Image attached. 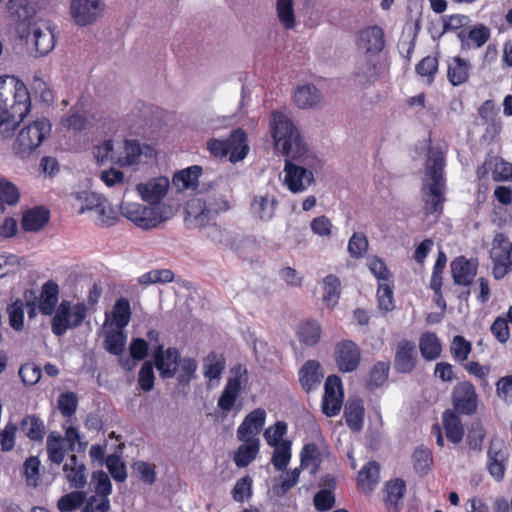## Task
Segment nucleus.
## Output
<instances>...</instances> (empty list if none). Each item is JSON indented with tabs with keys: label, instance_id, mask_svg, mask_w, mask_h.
<instances>
[{
	"label": "nucleus",
	"instance_id": "f257e3e1",
	"mask_svg": "<svg viewBox=\"0 0 512 512\" xmlns=\"http://www.w3.org/2000/svg\"><path fill=\"white\" fill-rule=\"evenodd\" d=\"M445 166V155L442 149L438 146L429 147L425 162L421 196L424 202V213L432 215L435 220L440 218L446 201Z\"/></svg>",
	"mask_w": 512,
	"mask_h": 512
},
{
	"label": "nucleus",
	"instance_id": "f03ea898",
	"mask_svg": "<svg viewBox=\"0 0 512 512\" xmlns=\"http://www.w3.org/2000/svg\"><path fill=\"white\" fill-rule=\"evenodd\" d=\"M30 107V94L24 82L15 77L9 82L0 79V136L3 139L12 137Z\"/></svg>",
	"mask_w": 512,
	"mask_h": 512
},
{
	"label": "nucleus",
	"instance_id": "7ed1b4c3",
	"mask_svg": "<svg viewBox=\"0 0 512 512\" xmlns=\"http://www.w3.org/2000/svg\"><path fill=\"white\" fill-rule=\"evenodd\" d=\"M270 130L275 148L285 157L301 159L307 153V146L303 142L299 130L283 112H272Z\"/></svg>",
	"mask_w": 512,
	"mask_h": 512
},
{
	"label": "nucleus",
	"instance_id": "20e7f679",
	"mask_svg": "<svg viewBox=\"0 0 512 512\" xmlns=\"http://www.w3.org/2000/svg\"><path fill=\"white\" fill-rule=\"evenodd\" d=\"M51 134V124L45 117L24 125L13 143V152L21 159L30 157Z\"/></svg>",
	"mask_w": 512,
	"mask_h": 512
},
{
	"label": "nucleus",
	"instance_id": "39448f33",
	"mask_svg": "<svg viewBox=\"0 0 512 512\" xmlns=\"http://www.w3.org/2000/svg\"><path fill=\"white\" fill-rule=\"evenodd\" d=\"M207 149L217 158H224L229 155L230 162H239L249 152L247 134L243 129L237 128L226 139H210L207 142Z\"/></svg>",
	"mask_w": 512,
	"mask_h": 512
},
{
	"label": "nucleus",
	"instance_id": "423d86ee",
	"mask_svg": "<svg viewBox=\"0 0 512 512\" xmlns=\"http://www.w3.org/2000/svg\"><path fill=\"white\" fill-rule=\"evenodd\" d=\"M312 160L308 149L307 153L301 159L286 157L284 165V185L290 192L294 194L304 192L313 183L314 175L312 171L306 167L310 166Z\"/></svg>",
	"mask_w": 512,
	"mask_h": 512
},
{
	"label": "nucleus",
	"instance_id": "0eeeda50",
	"mask_svg": "<svg viewBox=\"0 0 512 512\" xmlns=\"http://www.w3.org/2000/svg\"><path fill=\"white\" fill-rule=\"evenodd\" d=\"M120 212L121 215L143 230L152 229L169 218L164 214V207L162 206H146L134 202H122Z\"/></svg>",
	"mask_w": 512,
	"mask_h": 512
},
{
	"label": "nucleus",
	"instance_id": "6e6552de",
	"mask_svg": "<svg viewBox=\"0 0 512 512\" xmlns=\"http://www.w3.org/2000/svg\"><path fill=\"white\" fill-rule=\"evenodd\" d=\"M87 316V307L84 303L71 304L62 300L56 309L51 321V330L56 336H63L68 329L79 327Z\"/></svg>",
	"mask_w": 512,
	"mask_h": 512
},
{
	"label": "nucleus",
	"instance_id": "1a4fd4ad",
	"mask_svg": "<svg viewBox=\"0 0 512 512\" xmlns=\"http://www.w3.org/2000/svg\"><path fill=\"white\" fill-rule=\"evenodd\" d=\"M7 10L14 25L16 36L28 42L30 37V26L34 25L36 8L33 2L28 0H8Z\"/></svg>",
	"mask_w": 512,
	"mask_h": 512
},
{
	"label": "nucleus",
	"instance_id": "9d476101",
	"mask_svg": "<svg viewBox=\"0 0 512 512\" xmlns=\"http://www.w3.org/2000/svg\"><path fill=\"white\" fill-rule=\"evenodd\" d=\"M490 257L493 262L492 274L496 280L503 279L512 267V242L503 233H497L492 242Z\"/></svg>",
	"mask_w": 512,
	"mask_h": 512
},
{
	"label": "nucleus",
	"instance_id": "9b49d317",
	"mask_svg": "<svg viewBox=\"0 0 512 512\" xmlns=\"http://www.w3.org/2000/svg\"><path fill=\"white\" fill-rule=\"evenodd\" d=\"M104 8L102 0H71L70 14L76 25L85 27L96 22Z\"/></svg>",
	"mask_w": 512,
	"mask_h": 512
},
{
	"label": "nucleus",
	"instance_id": "f8f14e48",
	"mask_svg": "<svg viewBox=\"0 0 512 512\" xmlns=\"http://www.w3.org/2000/svg\"><path fill=\"white\" fill-rule=\"evenodd\" d=\"M508 459L509 453L504 442L499 438H493L487 450L486 468L496 482L504 479Z\"/></svg>",
	"mask_w": 512,
	"mask_h": 512
},
{
	"label": "nucleus",
	"instance_id": "ddd939ff",
	"mask_svg": "<svg viewBox=\"0 0 512 512\" xmlns=\"http://www.w3.org/2000/svg\"><path fill=\"white\" fill-rule=\"evenodd\" d=\"M29 30L30 37L27 43H32L36 56H45L53 50L55 36L49 21L37 20L34 25L30 26Z\"/></svg>",
	"mask_w": 512,
	"mask_h": 512
},
{
	"label": "nucleus",
	"instance_id": "4468645a",
	"mask_svg": "<svg viewBox=\"0 0 512 512\" xmlns=\"http://www.w3.org/2000/svg\"><path fill=\"white\" fill-rule=\"evenodd\" d=\"M343 404V387L341 379L336 375L327 377L324 385V395L322 399V412L328 416H336Z\"/></svg>",
	"mask_w": 512,
	"mask_h": 512
},
{
	"label": "nucleus",
	"instance_id": "2eb2a0df",
	"mask_svg": "<svg viewBox=\"0 0 512 512\" xmlns=\"http://www.w3.org/2000/svg\"><path fill=\"white\" fill-rule=\"evenodd\" d=\"M478 396L475 387L468 381L458 383L452 392L454 409L463 415H472L477 410Z\"/></svg>",
	"mask_w": 512,
	"mask_h": 512
},
{
	"label": "nucleus",
	"instance_id": "dca6fc26",
	"mask_svg": "<svg viewBox=\"0 0 512 512\" xmlns=\"http://www.w3.org/2000/svg\"><path fill=\"white\" fill-rule=\"evenodd\" d=\"M360 357L359 347L351 340H342L335 346V361L341 372L348 373L356 370Z\"/></svg>",
	"mask_w": 512,
	"mask_h": 512
},
{
	"label": "nucleus",
	"instance_id": "f3484780",
	"mask_svg": "<svg viewBox=\"0 0 512 512\" xmlns=\"http://www.w3.org/2000/svg\"><path fill=\"white\" fill-rule=\"evenodd\" d=\"M358 45L367 56L374 57L379 54L385 47V34L383 29L377 25L363 29L359 34Z\"/></svg>",
	"mask_w": 512,
	"mask_h": 512
},
{
	"label": "nucleus",
	"instance_id": "a211bd4d",
	"mask_svg": "<svg viewBox=\"0 0 512 512\" xmlns=\"http://www.w3.org/2000/svg\"><path fill=\"white\" fill-rule=\"evenodd\" d=\"M233 372L235 376L228 379L218 399V407L223 412H229L233 408L241 390V376L247 373L246 369L241 365L235 367Z\"/></svg>",
	"mask_w": 512,
	"mask_h": 512
},
{
	"label": "nucleus",
	"instance_id": "6ab92c4d",
	"mask_svg": "<svg viewBox=\"0 0 512 512\" xmlns=\"http://www.w3.org/2000/svg\"><path fill=\"white\" fill-rule=\"evenodd\" d=\"M179 358L180 354L176 348L170 347L164 351L162 344H159L154 352L155 366L163 378H172L176 374Z\"/></svg>",
	"mask_w": 512,
	"mask_h": 512
},
{
	"label": "nucleus",
	"instance_id": "aec40b11",
	"mask_svg": "<svg viewBox=\"0 0 512 512\" xmlns=\"http://www.w3.org/2000/svg\"><path fill=\"white\" fill-rule=\"evenodd\" d=\"M451 273L455 284L470 286L477 274L478 261L467 259L464 256L456 257L450 264Z\"/></svg>",
	"mask_w": 512,
	"mask_h": 512
},
{
	"label": "nucleus",
	"instance_id": "412c9836",
	"mask_svg": "<svg viewBox=\"0 0 512 512\" xmlns=\"http://www.w3.org/2000/svg\"><path fill=\"white\" fill-rule=\"evenodd\" d=\"M417 351L415 344L401 340L396 347L394 367L400 373H410L416 366Z\"/></svg>",
	"mask_w": 512,
	"mask_h": 512
},
{
	"label": "nucleus",
	"instance_id": "4be33fe9",
	"mask_svg": "<svg viewBox=\"0 0 512 512\" xmlns=\"http://www.w3.org/2000/svg\"><path fill=\"white\" fill-rule=\"evenodd\" d=\"M169 188V180L166 177H159L147 183L137 185V190L141 198L151 204V206H159V202L166 195Z\"/></svg>",
	"mask_w": 512,
	"mask_h": 512
},
{
	"label": "nucleus",
	"instance_id": "5701e85b",
	"mask_svg": "<svg viewBox=\"0 0 512 512\" xmlns=\"http://www.w3.org/2000/svg\"><path fill=\"white\" fill-rule=\"evenodd\" d=\"M278 206V200L274 195L264 194L255 195L251 202V213L253 217L268 222L272 220Z\"/></svg>",
	"mask_w": 512,
	"mask_h": 512
},
{
	"label": "nucleus",
	"instance_id": "b1692460",
	"mask_svg": "<svg viewBox=\"0 0 512 512\" xmlns=\"http://www.w3.org/2000/svg\"><path fill=\"white\" fill-rule=\"evenodd\" d=\"M63 472L70 487L82 489L87 483L86 466L76 455H71L63 465Z\"/></svg>",
	"mask_w": 512,
	"mask_h": 512
},
{
	"label": "nucleus",
	"instance_id": "393cba45",
	"mask_svg": "<svg viewBox=\"0 0 512 512\" xmlns=\"http://www.w3.org/2000/svg\"><path fill=\"white\" fill-rule=\"evenodd\" d=\"M266 420V412L262 408L251 411L239 425L237 437L239 440H245L246 437L258 434L263 428Z\"/></svg>",
	"mask_w": 512,
	"mask_h": 512
},
{
	"label": "nucleus",
	"instance_id": "a878e982",
	"mask_svg": "<svg viewBox=\"0 0 512 512\" xmlns=\"http://www.w3.org/2000/svg\"><path fill=\"white\" fill-rule=\"evenodd\" d=\"M294 102L300 109L317 108L322 104V93L315 85L305 84L295 90Z\"/></svg>",
	"mask_w": 512,
	"mask_h": 512
},
{
	"label": "nucleus",
	"instance_id": "bb28decb",
	"mask_svg": "<svg viewBox=\"0 0 512 512\" xmlns=\"http://www.w3.org/2000/svg\"><path fill=\"white\" fill-rule=\"evenodd\" d=\"M322 378L321 365L316 360H308L299 370V382L306 392L316 389Z\"/></svg>",
	"mask_w": 512,
	"mask_h": 512
},
{
	"label": "nucleus",
	"instance_id": "cd10ccee",
	"mask_svg": "<svg viewBox=\"0 0 512 512\" xmlns=\"http://www.w3.org/2000/svg\"><path fill=\"white\" fill-rule=\"evenodd\" d=\"M364 404L360 398H350L345 404L344 418L347 426L353 432H359L363 427Z\"/></svg>",
	"mask_w": 512,
	"mask_h": 512
},
{
	"label": "nucleus",
	"instance_id": "c85d7f7f",
	"mask_svg": "<svg viewBox=\"0 0 512 512\" xmlns=\"http://www.w3.org/2000/svg\"><path fill=\"white\" fill-rule=\"evenodd\" d=\"M380 478V465L376 461H369L366 463L358 473L357 483L359 489L363 493H371Z\"/></svg>",
	"mask_w": 512,
	"mask_h": 512
},
{
	"label": "nucleus",
	"instance_id": "c756f323",
	"mask_svg": "<svg viewBox=\"0 0 512 512\" xmlns=\"http://www.w3.org/2000/svg\"><path fill=\"white\" fill-rule=\"evenodd\" d=\"M462 43V48H470L473 44L476 48L482 47L490 38V30L483 24H478L470 30L463 29L457 34Z\"/></svg>",
	"mask_w": 512,
	"mask_h": 512
},
{
	"label": "nucleus",
	"instance_id": "7c9ffc66",
	"mask_svg": "<svg viewBox=\"0 0 512 512\" xmlns=\"http://www.w3.org/2000/svg\"><path fill=\"white\" fill-rule=\"evenodd\" d=\"M59 300V286L52 280L43 286L39 300V310L43 315H51Z\"/></svg>",
	"mask_w": 512,
	"mask_h": 512
},
{
	"label": "nucleus",
	"instance_id": "2f4dec72",
	"mask_svg": "<svg viewBox=\"0 0 512 512\" xmlns=\"http://www.w3.org/2000/svg\"><path fill=\"white\" fill-rule=\"evenodd\" d=\"M49 211L43 207L30 209L23 214L21 225L25 231L36 232L49 221Z\"/></svg>",
	"mask_w": 512,
	"mask_h": 512
},
{
	"label": "nucleus",
	"instance_id": "473e14b6",
	"mask_svg": "<svg viewBox=\"0 0 512 512\" xmlns=\"http://www.w3.org/2000/svg\"><path fill=\"white\" fill-rule=\"evenodd\" d=\"M470 63L461 57H453L448 61L447 77L453 86L465 83L469 78Z\"/></svg>",
	"mask_w": 512,
	"mask_h": 512
},
{
	"label": "nucleus",
	"instance_id": "72a5a7b5",
	"mask_svg": "<svg viewBox=\"0 0 512 512\" xmlns=\"http://www.w3.org/2000/svg\"><path fill=\"white\" fill-rule=\"evenodd\" d=\"M234 456V462L237 467L244 468L248 466L259 453V440L254 437H246Z\"/></svg>",
	"mask_w": 512,
	"mask_h": 512
},
{
	"label": "nucleus",
	"instance_id": "f704fd0d",
	"mask_svg": "<svg viewBox=\"0 0 512 512\" xmlns=\"http://www.w3.org/2000/svg\"><path fill=\"white\" fill-rule=\"evenodd\" d=\"M380 66L375 59L366 57L359 63L356 69V80L361 85H367L375 82L380 75Z\"/></svg>",
	"mask_w": 512,
	"mask_h": 512
},
{
	"label": "nucleus",
	"instance_id": "c9c22d12",
	"mask_svg": "<svg viewBox=\"0 0 512 512\" xmlns=\"http://www.w3.org/2000/svg\"><path fill=\"white\" fill-rule=\"evenodd\" d=\"M202 173L200 166L194 165L177 172L172 179L173 185L179 191L195 188Z\"/></svg>",
	"mask_w": 512,
	"mask_h": 512
},
{
	"label": "nucleus",
	"instance_id": "e433bc0d",
	"mask_svg": "<svg viewBox=\"0 0 512 512\" xmlns=\"http://www.w3.org/2000/svg\"><path fill=\"white\" fill-rule=\"evenodd\" d=\"M64 429V442L68 444V450L70 452L83 453L87 448V441L80 430L72 425L71 420H67L63 424Z\"/></svg>",
	"mask_w": 512,
	"mask_h": 512
},
{
	"label": "nucleus",
	"instance_id": "4c0bfd02",
	"mask_svg": "<svg viewBox=\"0 0 512 512\" xmlns=\"http://www.w3.org/2000/svg\"><path fill=\"white\" fill-rule=\"evenodd\" d=\"M446 437L449 441L457 444L462 441L464 430L459 417L454 411L446 410L442 416Z\"/></svg>",
	"mask_w": 512,
	"mask_h": 512
},
{
	"label": "nucleus",
	"instance_id": "58836bf2",
	"mask_svg": "<svg viewBox=\"0 0 512 512\" xmlns=\"http://www.w3.org/2000/svg\"><path fill=\"white\" fill-rule=\"evenodd\" d=\"M226 359L223 354L210 352L203 363V374L209 380H217L225 370Z\"/></svg>",
	"mask_w": 512,
	"mask_h": 512
},
{
	"label": "nucleus",
	"instance_id": "ea45409f",
	"mask_svg": "<svg viewBox=\"0 0 512 512\" xmlns=\"http://www.w3.org/2000/svg\"><path fill=\"white\" fill-rule=\"evenodd\" d=\"M142 154L140 143L136 140H126L123 144L122 151L117 153L115 163L128 167L136 164Z\"/></svg>",
	"mask_w": 512,
	"mask_h": 512
},
{
	"label": "nucleus",
	"instance_id": "a19ab883",
	"mask_svg": "<svg viewBox=\"0 0 512 512\" xmlns=\"http://www.w3.org/2000/svg\"><path fill=\"white\" fill-rule=\"evenodd\" d=\"M48 459L54 464H61L65 458V442L59 432L52 431L46 441Z\"/></svg>",
	"mask_w": 512,
	"mask_h": 512
},
{
	"label": "nucleus",
	"instance_id": "79ce46f5",
	"mask_svg": "<svg viewBox=\"0 0 512 512\" xmlns=\"http://www.w3.org/2000/svg\"><path fill=\"white\" fill-rule=\"evenodd\" d=\"M419 349L424 359L431 361L441 354V344L437 335L433 332H425L419 339Z\"/></svg>",
	"mask_w": 512,
	"mask_h": 512
},
{
	"label": "nucleus",
	"instance_id": "37998d69",
	"mask_svg": "<svg viewBox=\"0 0 512 512\" xmlns=\"http://www.w3.org/2000/svg\"><path fill=\"white\" fill-rule=\"evenodd\" d=\"M21 431L32 441H42L45 435L44 422L35 415L25 416L20 423Z\"/></svg>",
	"mask_w": 512,
	"mask_h": 512
},
{
	"label": "nucleus",
	"instance_id": "c03bdc74",
	"mask_svg": "<svg viewBox=\"0 0 512 512\" xmlns=\"http://www.w3.org/2000/svg\"><path fill=\"white\" fill-rule=\"evenodd\" d=\"M131 314L129 300L124 297L117 299L111 312L113 325L119 330L125 328L130 322Z\"/></svg>",
	"mask_w": 512,
	"mask_h": 512
},
{
	"label": "nucleus",
	"instance_id": "a18cd8bd",
	"mask_svg": "<svg viewBox=\"0 0 512 512\" xmlns=\"http://www.w3.org/2000/svg\"><path fill=\"white\" fill-rule=\"evenodd\" d=\"M385 502L388 508L399 509V503L404 496L406 484L402 479L391 480L386 484Z\"/></svg>",
	"mask_w": 512,
	"mask_h": 512
},
{
	"label": "nucleus",
	"instance_id": "49530a36",
	"mask_svg": "<svg viewBox=\"0 0 512 512\" xmlns=\"http://www.w3.org/2000/svg\"><path fill=\"white\" fill-rule=\"evenodd\" d=\"M298 336L305 345L314 346L320 340L321 326L315 320H308L299 326Z\"/></svg>",
	"mask_w": 512,
	"mask_h": 512
},
{
	"label": "nucleus",
	"instance_id": "de8ad7c7",
	"mask_svg": "<svg viewBox=\"0 0 512 512\" xmlns=\"http://www.w3.org/2000/svg\"><path fill=\"white\" fill-rule=\"evenodd\" d=\"M198 363L194 358L184 357L179 358L178 361V375L177 381L179 384L188 385L193 379L196 378V371Z\"/></svg>",
	"mask_w": 512,
	"mask_h": 512
},
{
	"label": "nucleus",
	"instance_id": "09e8293b",
	"mask_svg": "<svg viewBox=\"0 0 512 512\" xmlns=\"http://www.w3.org/2000/svg\"><path fill=\"white\" fill-rule=\"evenodd\" d=\"M273 447L275 449L271 462L276 470L282 471L287 467L291 459V442L282 441L280 445Z\"/></svg>",
	"mask_w": 512,
	"mask_h": 512
},
{
	"label": "nucleus",
	"instance_id": "8fccbe9b",
	"mask_svg": "<svg viewBox=\"0 0 512 512\" xmlns=\"http://www.w3.org/2000/svg\"><path fill=\"white\" fill-rule=\"evenodd\" d=\"M276 10L280 23L286 29H292L295 25L293 0H277Z\"/></svg>",
	"mask_w": 512,
	"mask_h": 512
},
{
	"label": "nucleus",
	"instance_id": "3c124183",
	"mask_svg": "<svg viewBox=\"0 0 512 512\" xmlns=\"http://www.w3.org/2000/svg\"><path fill=\"white\" fill-rule=\"evenodd\" d=\"M86 500V492L73 491L63 495L57 503V507L61 512H71L84 504Z\"/></svg>",
	"mask_w": 512,
	"mask_h": 512
},
{
	"label": "nucleus",
	"instance_id": "603ef678",
	"mask_svg": "<svg viewBox=\"0 0 512 512\" xmlns=\"http://www.w3.org/2000/svg\"><path fill=\"white\" fill-rule=\"evenodd\" d=\"M390 370L389 362H377L369 374L368 386L370 389L381 387L388 379Z\"/></svg>",
	"mask_w": 512,
	"mask_h": 512
},
{
	"label": "nucleus",
	"instance_id": "864d4df0",
	"mask_svg": "<svg viewBox=\"0 0 512 512\" xmlns=\"http://www.w3.org/2000/svg\"><path fill=\"white\" fill-rule=\"evenodd\" d=\"M471 350L472 344L470 341L466 340L465 337L461 335L453 337L450 345V352L456 361L464 362L467 360Z\"/></svg>",
	"mask_w": 512,
	"mask_h": 512
},
{
	"label": "nucleus",
	"instance_id": "5fc2aeb1",
	"mask_svg": "<svg viewBox=\"0 0 512 512\" xmlns=\"http://www.w3.org/2000/svg\"><path fill=\"white\" fill-rule=\"evenodd\" d=\"M414 469L419 475H425L430 470L432 464L431 451L424 447H418L415 449L412 455Z\"/></svg>",
	"mask_w": 512,
	"mask_h": 512
},
{
	"label": "nucleus",
	"instance_id": "6e6d98bb",
	"mask_svg": "<svg viewBox=\"0 0 512 512\" xmlns=\"http://www.w3.org/2000/svg\"><path fill=\"white\" fill-rule=\"evenodd\" d=\"M446 263V254L443 251H439L437 259L433 266L432 275L430 279V288L435 292V294L440 295L442 288V274L446 266Z\"/></svg>",
	"mask_w": 512,
	"mask_h": 512
},
{
	"label": "nucleus",
	"instance_id": "4d7b16f0",
	"mask_svg": "<svg viewBox=\"0 0 512 512\" xmlns=\"http://www.w3.org/2000/svg\"><path fill=\"white\" fill-rule=\"evenodd\" d=\"M91 485L94 488L95 495L108 498L112 492V484L108 474L102 470L92 474Z\"/></svg>",
	"mask_w": 512,
	"mask_h": 512
},
{
	"label": "nucleus",
	"instance_id": "13d9d810",
	"mask_svg": "<svg viewBox=\"0 0 512 512\" xmlns=\"http://www.w3.org/2000/svg\"><path fill=\"white\" fill-rule=\"evenodd\" d=\"M323 300L328 305H335L340 296V281L335 275H328L323 281Z\"/></svg>",
	"mask_w": 512,
	"mask_h": 512
},
{
	"label": "nucleus",
	"instance_id": "bf43d9fd",
	"mask_svg": "<svg viewBox=\"0 0 512 512\" xmlns=\"http://www.w3.org/2000/svg\"><path fill=\"white\" fill-rule=\"evenodd\" d=\"M368 249V240L363 233H354L348 242V252L352 258L359 259Z\"/></svg>",
	"mask_w": 512,
	"mask_h": 512
},
{
	"label": "nucleus",
	"instance_id": "052dcab7",
	"mask_svg": "<svg viewBox=\"0 0 512 512\" xmlns=\"http://www.w3.org/2000/svg\"><path fill=\"white\" fill-rule=\"evenodd\" d=\"M78 399L73 392L61 393L58 398V409L60 413L67 418H71L77 409Z\"/></svg>",
	"mask_w": 512,
	"mask_h": 512
},
{
	"label": "nucleus",
	"instance_id": "680f3d73",
	"mask_svg": "<svg viewBox=\"0 0 512 512\" xmlns=\"http://www.w3.org/2000/svg\"><path fill=\"white\" fill-rule=\"evenodd\" d=\"M106 467L113 477V479L117 482L125 481L127 477L126 466L122 462L119 456L117 455H108L106 458Z\"/></svg>",
	"mask_w": 512,
	"mask_h": 512
},
{
	"label": "nucleus",
	"instance_id": "e2e57ef3",
	"mask_svg": "<svg viewBox=\"0 0 512 512\" xmlns=\"http://www.w3.org/2000/svg\"><path fill=\"white\" fill-rule=\"evenodd\" d=\"M19 190L12 182L0 178V201L8 205H16L19 201Z\"/></svg>",
	"mask_w": 512,
	"mask_h": 512
},
{
	"label": "nucleus",
	"instance_id": "0e129e2a",
	"mask_svg": "<svg viewBox=\"0 0 512 512\" xmlns=\"http://www.w3.org/2000/svg\"><path fill=\"white\" fill-rule=\"evenodd\" d=\"M10 326L19 331L23 328L24 322V304L21 300H16L7 307Z\"/></svg>",
	"mask_w": 512,
	"mask_h": 512
},
{
	"label": "nucleus",
	"instance_id": "69168bd1",
	"mask_svg": "<svg viewBox=\"0 0 512 512\" xmlns=\"http://www.w3.org/2000/svg\"><path fill=\"white\" fill-rule=\"evenodd\" d=\"M287 423L278 421L273 427H269L264 432V438L269 446H277L283 441L282 438L287 433Z\"/></svg>",
	"mask_w": 512,
	"mask_h": 512
},
{
	"label": "nucleus",
	"instance_id": "338daca9",
	"mask_svg": "<svg viewBox=\"0 0 512 512\" xmlns=\"http://www.w3.org/2000/svg\"><path fill=\"white\" fill-rule=\"evenodd\" d=\"M418 75L428 78V83H432L434 76L438 71V60L435 57H424L415 68Z\"/></svg>",
	"mask_w": 512,
	"mask_h": 512
},
{
	"label": "nucleus",
	"instance_id": "774afa93",
	"mask_svg": "<svg viewBox=\"0 0 512 512\" xmlns=\"http://www.w3.org/2000/svg\"><path fill=\"white\" fill-rule=\"evenodd\" d=\"M85 505L81 512H107L110 509L109 498H103L98 495L86 497Z\"/></svg>",
	"mask_w": 512,
	"mask_h": 512
}]
</instances>
